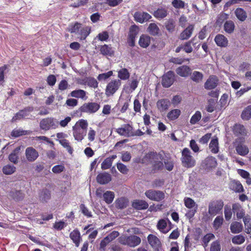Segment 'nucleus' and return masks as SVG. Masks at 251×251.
Masks as SVG:
<instances>
[{
  "mask_svg": "<svg viewBox=\"0 0 251 251\" xmlns=\"http://www.w3.org/2000/svg\"><path fill=\"white\" fill-rule=\"evenodd\" d=\"M165 157V154L163 151L158 153L150 152L145 155L144 159L150 162L153 170L157 171L163 168Z\"/></svg>",
  "mask_w": 251,
  "mask_h": 251,
  "instance_id": "f257e3e1",
  "label": "nucleus"
},
{
  "mask_svg": "<svg viewBox=\"0 0 251 251\" xmlns=\"http://www.w3.org/2000/svg\"><path fill=\"white\" fill-rule=\"evenodd\" d=\"M88 124L86 120H78L73 126V134L75 139L81 142L86 135V129Z\"/></svg>",
  "mask_w": 251,
  "mask_h": 251,
  "instance_id": "f03ea898",
  "label": "nucleus"
},
{
  "mask_svg": "<svg viewBox=\"0 0 251 251\" xmlns=\"http://www.w3.org/2000/svg\"><path fill=\"white\" fill-rule=\"evenodd\" d=\"M181 162L182 165L186 168L194 167L196 164V161L191 155V151L188 148H184L181 152Z\"/></svg>",
  "mask_w": 251,
  "mask_h": 251,
  "instance_id": "7ed1b4c3",
  "label": "nucleus"
},
{
  "mask_svg": "<svg viewBox=\"0 0 251 251\" xmlns=\"http://www.w3.org/2000/svg\"><path fill=\"white\" fill-rule=\"evenodd\" d=\"M58 120L51 117L44 118L40 122L41 129L46 131L50 129H55L58 127Z\"/></svg>",
  "mask_w": 251,
  "mask_h": 251,
  "instance_id": "20e7f679",
  "label": "nucleus"
},
{
  "mask_svg": "<svg viewBox=\"0 0 251 251\" xmlns=\"http://www.w3.org/2000/svg\"><path fill=\"white\" fill-rule=\"evenodd\" d=\"M96 195L100 198H103V200L107 204L111 203L115 198V194L113 192L111 191L104 192L103 189L101 187L97 189Z\"/></svg>",
  "mask_w": 251,
  "mask_h": 251,
  "instance_id": "39448f33",
  "label": "nucleus"
},
{
  "mask_svg": "<svg viewBox=\"0 0 251 251\" xmlns=\"http://www.w3.org/2000/svg\"><path fill=\"white\" fill-rule=\"evenodd\" d=\"M245 141L243 137L237 138L234 142V146L237 153L241 156H245L249 152L248 147L243 144Z\"/></svg>",
  "mask_w": 251,
  "mask_h": 251,
  "instance_id": "423d86ee",
  "label": "nucleus"
},
{
  "mask_svg": "<svg viewBox=\"0 0 251 251\" xmlns=\"http://www.w3.org/2000/svg\"><path fill=\"white\" fill-rule=\"evenodd\" d=\"M121 85V82L119 79L110 81L106 85L105 95L108 97L113 95L118 90Z\"/></svg>",
  "mask_w": 251,
  "mask_h": 251,
  "instance_id": "0eeeda50",
  "label": "nucleus"
},
{
  "mask_svg": "<svg viewBox=\"0 0 251 251\" xmlns=\"http://www.w3.org/2000/svg\"><path fill=\"white\" fill-rule=\"evenodd\" d=\"M146 196L150 200L159 201L165 198L164 193L160 191L149 190L145 192Z\"/></svg>",
  "mask_w": 251,
  "mask_h": 251,
  "instance_id": "6e6552de",
  "label": "nucleus"
},
{
  "mask_svg": "<svg viewBox=\"0 0 251 251\" xmlns=\"http://www.w3.org/2000/svg\"><path fill=\"white\" fill-rule=\"evenodd\" d=\"M217 165L215 158L208 156L205 158L202 163V168L207 171H209L215 168Z\"/></svg>",
  "mask_w": 251,
  "mask_h": 251,
  "instance_id": "1a4fd4ad",
  "label": "nucleus"
},
{
  "mask_svg": "<svg viewBox=\"0 0 251 251\" xmlns=\"http://www.w3.org/2000/svg\"><path fill=\"white\" fill-rule=\"evenodd\" d=\"M223 205V202L221 201L211 202L208 207V213L211 215H215L222 210Z\"/></svg>",
  "mask_w": 251,
  "mask_h": 251,
  "instance_id": "9d476101",
  "label": "nucleus"
},
{
  "mask_svg": "<svg viewBox=\"0 0 251 251\" xmlns=\"http://www.w3.org/2000/svg\"><path fill=\"white\" fill-rule=\"evenodd\" d=\"M100 105L96 102H88L84 104L81 107V111L83 112L94 113L100 108Z\"/></svg>",
  "mask_w": 251,
  "mask_h": 251,
  "instance_id": "9b49d317",
  "label": "nucleus"
},
{
  "mask_svg": "<svg viewBox=\"0 0 251 251\" xmlns=\"http://www.w3.org/2000/svg\"><path fill=\"white\" fill-rule=\"evenodd\" d=\"M174 73L172 71H169L163 75L162 80V85L166 88L171 86L174 81Z\"/></svg>",
  "mask_w": 251,
  "mask_h": 251,
  "instance_id": "f8f14e48",
  "label": "nucleus"
},
{
  "mask_svg": "<svg viewBox=\"0 0 251 251\" xmlns=\"http://www.w3.org/2000/svg\"><path fill=\"white\" fill-rule=\"evenodd\" d=\"M117 132L120 135L125 137H131L133 135V127L129 124L123 125L121 127L116 129Z\"/></svg>",
  "mask_w": 251,
  "mask_h": 251,
  "instance_id": "ddd939ff",
  "label": "nucleus"
},
{
  "mask_svg": "<svg viewBox=\"0 0 251 251\" xmlns=\"http://www.w3.org/2000/svg\"><path fill=\"white\" fill-rule=\"evenodd\" d=\"M26 158L29 162H33L39 156L38 152L33 147H30L26 149L25 151Z\"/></svg>",
  "mask_w": 251,
  "mask_h": 251,
  "instance_id": "4468645a",
  "label": "nucleus"
},
{
  "mask_svg": "<svg viewBox=\"0 0 251 251\" xmlns=\"http://www.w3.org/2000/svg\"><path fill=\"white\" fill-rule=\"evenodd\" d=\"M170 223L168 219L160 220L157 224V229L163 233H167L171 229L168 223Z\"/></svg>",
  "mask_w": 251,
  "mask_h": 251,
  "instance_id": "2eb2a0df",
  "label": "nucleus"
},
{
  "mask_svg": "<svg viewBox=\"0 0 251 251\" xmlns=\"http://www.w3.org/2000/svg\"><path fill=\"white\" fill-rule=\"evenodd\" d=\"M135 20L140 23H143L151 18V15L145 12H136L134 13Z\"/></svg>",
  "mask_w": 251,
  "mask_h": 251,
  "instance_id": "dca6fc26",
  "label": "nucleus"
},
{
  "mask_svg": "<svg viewBox=\"0 0 251 251\" xmlns=\"http://www.w3.org/2000/svg\"><path fill=\"white\" fill-rule=\"evenodd\" d=\"M232 211L236 215L238 219H241L245 215V211L242 206L238 203H234L232 206Z\"/></svg>",
  "mask_w": 251,
  "mask_h": 251,
  "instance_id": "f3484780",
  "label": "nucleus"
},
{
  "mask_svg": "<svg viewBox=\"0 0 251 251\" xmlns=\"http://www.w3.org/2000/svg\"><path fill=\"white\" fill-rule=\"evenodd\" d=\"M111 180V175L107 173H102L99 174L97 176V182L100 184H105Z\"/></svg>",
  "mask_w": 251,
  "mask_h": 251,
  "instance_id": "a211bd4d",
  "label": "nucleus"
},
{
  "mask_svg": "<svg viewBox=\"0 0 251 251\" xmlns=\"http://www.w3.org/2000/svg\"><path fill=\"white\" fill-rule=\"evenodd\" d=\"M170 106V101L168 99H161L156 102L157 109L161 112L167 110Z\"/></svg>",
  "mask_w": 251,
  "mask_h": 251,
  "instance_id": "6ab92c4d",
  "label": "nucleus"
},
{
  "mask_svg": "<svg viewBox=\"0 0 251 251\" xmlns=\"http://www.w3.org/2000/svg\"><path fill=\"white\" fill-rule=\"evenodd\" d=\"M218 84L217 77L214 75L210 76L204 84V87L206 89L215 88Z\"/></svg>",
  "mask_w": 251,
  "mask_h": 251,
  "instance_id": "aec40b11",
  "label": "nucleus"
},
{
  "mask_svg": "<svg viewBox=\"0 0 251 251\" xmlns=\"http://www.w3.org/2000/svg\"><path fill=\"white\" fill-rule=\"evenodd\" d=\"M70 237L75 243V246L78 247L81 241L80 232L77 229H75L70 234Z\"/></svg>",
  "mask_w": 251,
  "mask_h": 251,
  "instance_id": "412c9836",
  "label": "nucleus"
},
{
  "mask_svg": "<svg viewBox=\"0 0 251 251\" xmlns=\"http://www.w3.org/2000/svg\"><path fill=\"white\" fill-rule=\"evenodd\" d=\"M132 206L138 210L146 209L149 206L148 203L143 200H135L132 203Z\"/></svg>",
  "mask_w": 251,
  "mask_h": 251,
  "instance_id": "4be33fe9",
  "label": "nucleus"
},
{
  "mask_svg": "<svg viewBox=\"0 0 251 251\" xmlns=\"http://www.w3.org/2000/svg\"><path fill=\"white\" fill-rule=\"evenodd\" d=\"M176 72L182 77H187L190 74L191 70L187 66H182L176 69Z\"/></svg>",
  "mask_w": 251,
  "mask_h": 251,
  "instance_id": "5701e85b",
  "label": "nucleus"
},
{
  "mask_svg": "<svg viewBox=\"0 0 251 251\" xmlns=\"http://www.w3.org/2000/svg\"><path fill=\"white\" fill-rule=\"evenodd\" d=\"M21 150V147L16 148L9 155V161L14 164H17L19 160V153Z\"/></svg>",
  "mask_w": 251,
  "mask_h": 251,
  "instance_id": "b1692460",
  "label": "nucleus"
},
{
  "mask_svg": "<svg viewBox=\"0 0 251 251\" xmlns=\"http://www.w3.org/2000/svg\"><path fill=\"white\" fill-rule=\"evenodd\" d=\"M230 229L232 233L234 234L239 233L243 230V225L241 223L235 221L231 224Z\"/></svg>",
  "mask_w": 251,
  "mask_h": 251,
  "instance_id": "393cba45",
  "label": "nucleus"
},
{
  "mask_svg": "<svg viewBox=\"0 0 251 251\" xmlns=\"http://www.w3.org/2000/svg\"><path fill=\"white\" fill-rule=\"evenodd\" d=\"M117 158L116 155H113L106 158L101 163V168L102 170H106L111 166L113 160Z\"/></svg>",
  "mask_w": 251,
  "mask_h": 251,
  "instance_id": "a878e982",
  "label": "nucleus"
},
{
  "mask_svg": "<svg viewBox=\"0 0 251 251\" xmlns=\"http://www.w3.org/2000/svg\"><path fill=\"white\" fill-rule=\"evenodd\" d=\"M127 246L131 247H135L141 243V239L136 235L128 236Z\"/></svg>",
  "mask_w": 251,
  "mask_h": 251,
  "instance_id": "bb28decb",
  "label": "nucleus"
},
{
  "mask_svg": "<svg viewBox=\"0 0 251 251\" xmlns=\"http://www.w3.org/2000/svg\"><path fill=\"white\" fill-rule=\"evenodd\" d=\"M148 240L150 245L154 248H157L160 245L159 239L155 235L150 234L148 237Z\"/></svg>",
  "mask_w": 251,
  "mask_h": 251,
  "instance_id": "cd10ccee",
  "label": "nucleus"
},
{
  "mask_svg": "<svg viewBox=\"0 0 251 251\" xmlns=\"http://www.w3.org/2000/svg\"><path fill=\"white\" fill-rule=\"evenodd\" d=\"M194 26L193 25H189L180 35L181 40H186L191 36Z\"/></svg>",
  "mask_w": 251,
  "mask_h": 251,
  "instance_id": "c85d7f7f",
  "label": "nucleus"
},
{
  "mask_svg": "<svg viewBox=\"0 0 251 251\" xmlns=\"http://www.w3.org/2000/svg\"><path fill=\"white\" fill-rule=\"evenodd\" d=\"M215 41L218 46L226 47L228 41L227 39L222 34L217 35L215 38Z\"/></svg>",
  "mask_w": 251,
  "mask_h": 251,
  "instance_id": "c756f323",
  "label": "nucleus"
},
{
  "mask_svg": "<svg viewBox=\"0 0 251 251\" xmlns=\"http://www.w3.org/2000/svg\"><path fill=\"white\" fill-rule=\"evenodd\" d=\"M151 42V37L147 35H142L140 36L139 44L144 48L148 47Z\"/></svg>",
  "mask_w": 251,
  "mask_h": 251,
  "instance_id": "7c9ffc66",
  "label": "nucleus"
},
{
  "mask_svg": "<svg viewBox=\"0 0 251 251\" xmlns=\"http://www.w3.org/2000/svg\"><path fill=\"white\" fill-rule=\"evenodd\" d=\"M209 149L212 153H217L219 151V143L217 138L211 140L209 145Z\"/></svg>",
  "mask_w": 251,
  "mask_h": 251,
  "instance_id": "2f4dec72",
  "label": "nucleus"
},
{
  "mask_svg": "<svg viewBox=\"0 0 251 251\" xmlns=\"http://www.w3.org/2000/svg\"><path fill=\"white\" fill-rule=\"evenodd\" d=\"M86 94V92L85 91L78 89L73 91L71 93V96L72 97L86 100L87 99Z\"/></svg>",
  "mask_w": 251,
  "mask_h": 251,
  "instance_id": "473e14b6",
  "label": "nucleus"
},
{
  "mask_svg": "<svg viewBox=\"0 0 251 251\" xmlns=\"http://www.w3.org/2000/svg\"><path fill=\"white\" fill-rule=\"evenodd\" d=\"M233 132L236 136H244L246 134L244 126L240 124H236L234 126Z\"/></svg>",
  "mask_w": 251,
  "mask_h": 251,
  "instance_id": "72a5a7b5",
  "label": "nucleus"
},
{
  "mask_svg": "<svg viewBox=\"0 0 251 251\" xmlns=\"http://www.w3.org/2000/svg\"><path fill=\"white\" fill-rule=\"evenodd\" d=\"M90 32V28L88 26H81L77 34L80 36L79 38H80V39L84 40L89 34Z\"/></svg>",
  "mask_w": 251,
  "mask_h": 251,
  "instance_id": "f704fd0d",
  "label": "nucleus"
},
{
  "mask_svg": "<svg viewBox=\"0 0 251 251\" xmlns=\"http://www.w3.org/2000/svg\"><path fill=\"white\" fill-rule=\"evenodd\" d=\"M181 114V111L179 109H175L169 111L167 115V118L170 120H175L178 118Z\"/></svg>",
  "mask_w": 251,
  "mask_h": 251,
  "instance_id": "c9c22d12",
  "label": "nucleus"
},
{
  "mask_svg": "<svg viewBox=\"0 0 251 251\" xmlns=\"http://www.w3.org/2000/svg\"><path fill=\"white\" fill-rule=\"evenodd\" d=\"M167 10L165 8H158L153 12V16L157 19H161L167 16Z\"/></svg>",
  "mask_w": 251,
  "mask_h": 251,
  "instance_id": "e433bc0d",
  "label": "nucleus"
},
{
  "mask_svg": "<svg viewBox=\"0 0 251 251\" xmlns=\"http://www.w3.org/2000/svg\"><path fill=\"white\" fill-rule=\"evenodd\" d=\"M84 84H87L89 87L97 88L98 87V82L94 77H87L84 80Z\"/></svg>",
  "mask_w": 251,
  "mask_h": 251,
  "instance_id": "4c0bfd02",
  "label": "nucleus"
},
{
  "mask_svg": "<svg viewBox=\"0 0 251 251\" xmlns=\"http://www.w3.org/2000/svg\"><path fill=\"white\" fill-rule=\"evenodd\" d=\"M235 14L241 21H244L247 18L246 12L242 8H237L235 11Z\"/></svg>",
  "mask_w": 251,
  "mask_h": 251,
  "instance_id": "58836bf2",
  "label": "nucleus"
},
{
  "mask_svg": "<svg viewBox=\"0 0 251 251\" xmlns=\"http://www.w3.org/2000/svg\"><path fill=\"white\" fill-rule=\"evenodd\" d=\"M147 31L152 35H158L159 32V28L155 23H151L149 25Z\"/></svg>",
  "mask_w": 251,
  "mask_h": 251,
  "instance_id": "ea45409f",
  "label": "nucleus"
},
{
  "mask_svg": "<svg viewBox=\"0 0 251 251\" xmlns=\"http://www.w3.org/2000/svg\"><path fill=\"white\" fill-rule=\"evenodd\" d=\"M195 39L193 38L191 40L186 42L183 46V49L187 53H190L192 51L193 49L192 45H193L194 47H195L196 43H194Z\"/></svg>",
  "mask_w": 251,
  "mask_h": 251,
  "instance_id": "a19ab883",
  "label": "nucleus"
},
{
  "mask_svg": "<svg viewBox=\"0 0 251 251\" xmlns=\"http://www.w3.org/2000/svg\"><path fill=\"white\" fill-rule=\"evenodd\" d=\"M16 171V167L12 165L7 164L2 168V172L6 175L13 174Z\"/></svg>",
  "mask_w": 251,
  "mask_h": 251,
  "instance_id": "79ce46f5",
  "label": "nucleus"
},
{
  "mask_svg": "<svg viewBox=\"0 0 251 251\" xmlns=\"http://www.w3.org/2000/svg\"><path fill=\"white\" fill-rule=\"evenodd\" d=\"M184 202L185 206L189 209H193V208H197L198 205L195 201L190 198H185L184 199Z\"/></svg>",
  "mask_w": 251,
  "mask_h": 251,
  "instance_id": "37998d69",
  "label": "nucleus"
},
{
  "mask_svg": "<svg viewBox=\"0 0 251 251\" xmlns=\"http://www.w3.org/2000/svg\"><path fill=\"white\" fill-rule=\"evenodd\" d=\"M241 116L244 120H248L251 118V105L248 106L244 109Z\"/></svg>",
  "mask_w": 251,
  "mask_h": 251,
  "instance_id": "c03bdc74",
  "label": "nucleus"
},
{
  "mask_svg": "<svg viewBox=\"0 0 251 251\" xmlns=\"http://www.w3.org/2000/svg\"><path fill=\"white\" fill-rule=\"evenodd\" d=\"M129 73L126 68L122 69L118 71V76L122 80H126L129 78Z\"/></svg>",
  "mask_w": 251,
  "mask_h": 251,
  "instance_id": "a18cd8bd",
  "label": "nucleus"
},
{
  "mask_svg": "<svg viewBox=\"0 0 251 251\" xmlns=\"http://www.w3.org/2000/svg\"><path fill=\"white\" fill-rule=\"evenodd\" d=\"M128 203V201L125 198H120L116 201V205L120 209L126 208Z\"/></svg>",
  "mask_w": 251,
  "mask_h": 251,
  "instance_id": "49530a36",
  "label": "nucleus"
},
{
  "mask_svg": "<svg viewBox=\"0 0 251 251\" xmlns=\"http://www.w3.org/2000/svg\"><path fill=\"white\" fill-rule=\"evenodd\" d=\"M231 189L236 192H241L244 190L243 186L239 181H234L231 184Z\"/></svg>",
  "mask_w": 251,
  "mask_h": 251,
  "instance_id": "de8ad7c7",
  "label": "nucleus"
},
{
  "mask_svg": "<svg viewBox=\"0 0 251 251\" xmlns=\"http://www.w3.org/2000/svg\"><path fill=\"white\" fill-rule=\"evenodd\" d=\"M245 241V238L241 234L235 235L232 238V242L235 245H241Z\"/></svg>",
  "mask_w": 251,
  "mask_h": 251,
  "instance_id": "09e8293b",
  "label": "nucleus"
},
{
  "mask_svg": "<svg viewBox=\"0 0 251 251\" xmlns=\"http://www.w3.org/2000/svg\"><path fill=\"white\" fill-rule=\"evenodd\" d=\"M81 24H80L78 23H76L74 25L73 24L70 25L68 28V30L69 32H70L71 33H75L76 34H78V33L79 32V29L81 27Z\"/></svg>",
  "mask_w": 251,
  "mask_h": 251,
  "instance_id": "8fccbe9b",
  "label": "nucleus"
},
{
  "mask_svg": "<svg viewBox=\"0 0 251 251\" xmlns=\"http://www.w3.org/2000/svg\"><path fill=\"white\" fill-rule=\"evenodd\" d=\"M234 27V24L231 21H226L224 25L225 31L229 33H231L233 31Z\"/></svg>",
  "mask_w": 251,
  "mask_h": 251,
  "instance_id": "3c124183",
  "label": "nucleus"
},
{
  "mask_svg": "<svg viewBox=\"0 0 251 251\" xmlns=\"http://www.w3.org/2000/svg\"><path fill=\"white\" fill-rule=\"evenodd\" d=\"M202 74L198 71H194L191 75L192 80L197 83L201 82L202 80Z\"/></svg>",
  "mask_w": 251,
  "mask_h": 251,
  "instance_id": "603ef678",
  "label": "nucleus"
},
{
  "mask_svg": "<svg viewBox=\"0 0 251 251\" xmlns=\"http://www.w3.org/2000/svg\"><path fill=\"white\" fill-rule=\"evenodd\" d=\"M216 101L213 99H210L208 100V103L205 107V109L208 112H212L215 110V105Z\"/></svg>",
  "mask_w": 251,
  "mask_h": 251,
  "instance_id": "864d4df0",
  "label": "nucleus"
},
{
  "mask_svg": "<svg viewBox=\"0 0 251 251\" xmlns=\"http://www.w3.org/2000/svg\"><path fill=\"white\" fill-rule=\"evenodd\" d=\"M59 142L70 153H72L73 152V149L71 147L70 142L68 140L65 139H59Z\"/></svg>",
  "mask_w": 251,
  "mask_h": 251,
  "instance_id": "5fc2aeb1",
  "label": "nucleus"
},
{
  "mask_svg": "<svg viewBox=\"0 0 251 251\" xmlns=\"http://www.w3.org/2000/svg\"><path fill=\"white\" fill-rule=\"evenodd\" d=\"M100 52L103 55H112L113 53L112 49L106 45L102 46L100 50Z\"/></svg>",
  "mask_w": 251,
  "mask_h": 251,
  "instance_id": "6e6d98bb",
  "label": "nucleus"
},
{
  "mask_svg": "<svg viewBox=\"0 0 251 251\" xmlns=\"http://www.w3.org/2000/svg\"><path fill=\"white\" fill-rule=\"evenodd\" d=\"M201 118V113L197 111L191 117L190 123L192 125H194L199 122Z\"/></svg>",
  "mask_w": 251,
  "mask_h": 251,
  "instance_id": "4d7b16f0",
  "label": "nucleus"
},
{
  "mask_svg": "<svg viewBox=\"0 0 251 251\" xmlns=\"http://www.w3.org/2000/svg\"><path fill=\"white\" fill-rule=\"evenodd\" d=\"M11 196L16 200L19 201L24 197V193L21 191H12L11 192Z\"/></svg>",
  "mask_w": 251,
  "mask_h": 251,
  "instance_id": "13d9d810",
  "label": "nucleus"
},
{
  "mask_svg": "<svg viewBox=\"0 0 251 251\" xmlns=\"http://www.w3.org/2000/svg\"><path fill=\"white\" fill-rule=\"evenodd\" d=\"M113 75V72L110 71L107 73L100 74L97 79L99 81H102L106 80Z\"/></svg>",
  "mask_w": 251,
  "mask_h": 251,
  "instance_id": "bf43d9fd",
  "label": "nucleus"
},
{
  "mask_svg": "<svg viewBox=\"0 0 251 251\" xmlns=\"http://www.w3.org/2000/svg\"><path fill=\"white\" fill-rule=\"evenodd\" d=\"M27 131L24 130L22 129H15L11 132V136L14 137H18L23 135H25L27 133Z\"/></svg>",
  "mask_w": 251,
  "mask_h": 251,
  "instance_id": "052dcab7",
  "label": "nucleus"
},
{
  "mask_svg": "<svg viewBox=\"0 0 251 251\" xmlns=\"http://www.w3.org/2000/svg\"><path fill=\"white\" fill-rule=\"evenodd\" d=\"M232 209L231 210L230 206L226 205L225 206L224 214L226 220L228 221L231 218L232 215Z\"/></svg>",
  "mask_w": 251,
  "mask_h": 251,
  "instance_id": "680f3d73",
  "label": "nucleus"
},
{
  "mask_svg": "<svg viewBox=\"0 0 251 251\" xmlns=\"http://www.w3.org/2000/svg\"><path fill=\"white\" fill-rule=\"evenodd\" d=\"M50 194L47 190L42 191L40 195V199L43 201H47L50 199Z\"/></svg>",
  "mask_w": 251,
  "mask_h": 251,
  "instance_id": "e2e57ef3",
  "label": "nucleus"
},
{
  "mask_svg": "<svg viewBox=\"0 0 251 251\" xmlns=\"http://www.w3.org/2000/svg\"><path fill=\"white\" fill-rule=\"evenodd\" d=\"M224 219L222 216H217L213 222V227L215 229H218L223 224Z\"/></svg>",
  "mask_w": 251,
  "mask_h": 251,
  "instance_id": "0e129e2a",
  "label": "nucleus"
},
{
  "mask_svg": "<svg viewBox=\"0 0 251 251\" xmlns=\"http://www.w3.org/2000/svg\"><path fill=\"white\" fill-rule=\"evenodd\" d=\"M117 168L118 170L123 174H126L128 172V169L126 166L122 163H117Z\"/></svg>",
  "mask_w": 251,
  "mask_h": 251,
  "instance_id": "69168bd1",
  "label": "nucleus"
},
{
  "mask_svg": "<svg viewBox=\"0 0 251 251\" xmlns=\"http://www.w3.org/2000/svg\"><path fill=\"white\" fill-rule=\"evenodd\" d=\"M172 4L176 8H182L184 7V2L181 0H173Z\"/></svg>",
  "mask_w": 251,
  "mask_h": 251,
  "instance_id": "338daca9",
  "label": "nucleus"
},
{
  "mask_svg": "<svg viewBox=\"0 0 251 251\" xmlns=\"http://www.w3.org/2000/svg\"><path fill=\"white\" fill-rule=\"evenodd\" d=\"M221 245L220 242L218 241L213 242L210 247V251H220Z\"/></svg>",
  "mask_w": 251,
  "mask_h": 251,
  "instance_id": "774afa93",
  "label": "nucleus"
}]
</instances>
